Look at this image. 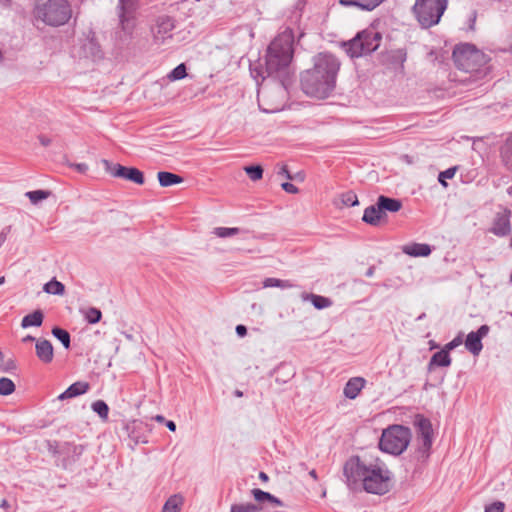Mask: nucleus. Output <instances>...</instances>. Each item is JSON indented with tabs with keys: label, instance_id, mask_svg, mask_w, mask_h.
<instances>
[{
	"label": "nucleus",
	"instance_id": "nucleus-63",
	"mask_svg": "<svg viewBox=\"0 0 512 512\" xmlns=\"http://www.w3.org/2000/svg\"><path fill=\"white\" fill-rule=\"evenodd\" d=\"M5 283V277L4 276H1L0 277V285L4 284Z\"/></svg>",
	"mask_w": 512,
	"mask_h": 512
},
{
	"label": "nucleus",
	"instance_id": "nucleus-41",
	"mask_svg": "<svg viewBox=\"0 0 512 512\" xmlns=\"http://www.w3.org/2000/svg\"><path fill=\"white\" fill-rule=\"evenodd\" d=\"M251 493L258 503H263L271 499V494L269 492H265L259 488L252 489Z\"/></svg>",
	"mask_w": 512,
	"mask_h": 512
},
{
	"label": "nucleus",
	"instance_id": "nucleus-28",
	"mask_svg": "<svg viewBox=\"0 0 512 512\" xmlns=\"http://www.w3.org/2000/svg\"><path fill=\"white\" fill-rule=\"evenodd\" d=\"M43 290L48 294L63 295L65 292V286L53 278L43 286Z\"/></svg>",
	"mask_w": 512,
	"mask_h": 512
},
{
	"label": "nucleus",
	"instance_id": "nucleus-17",
	"mask_svg": "<svg viewBox=\"0 0 512 512\" xmlns=\"http://www.w3.org/2000/svg\"><path fill=\"white\" fill-rule=\"evenodd\" d=\"M366 380L362 377H353L346 383L343 393L348 399H355L365 387Z\"/></svg>",
	"mask_w": 512,
	"mask_h": 512
},
{
	"label": "nucleus",
	"instance_id": "nucleus-9",
	"mask_svg": "<svg viewBox=\"0 0 512 512\" xmlns=\"http://www.w3.org/2000/svg\"><path fill=\"white\" fill-rule=\"evenodd\" d=\"M415 425L418 431V441L420 442L416 457L418 460L425 461L429 457L432 446V425L427 418L420 415L416 417Z\"/></svg>",
	"mask_w": 512,
	"mask_h": 512
},
{
	"label": "nucleus",
	"instance_id": "nucleus-31",
	"mask_svg": "<svg viewBox=\"0 0 512 512\" xmlns=\"http://www.w3.org/2000/svg\"><path fill=\"white\" fill-rule=\"evenodd\" d=\"M295 285L291 283L289 280H281L277 278H266L263 281V287L264 288H270V287H278L282 289H288L293 288Z\"/></svg>",
	"mask_w": 512,
	"mask_h": 512
},
{
	"label": "nucleus",
	"instance_id": "nucleus-2",
	"mask_svg": "<svg viewBox=\"0 0 512 512\" xmlns=\"http://www.w3.org/2000/svg\"><path fill=\"white\" fill-rule=\"evenodd\" d=\"M338 58L328 52L318 53L313 57V67L301 74L303 92L320 99L328 97L336 86L340 69Z\"/></svg>",
	"mask_w": 512,
	"mask_h": 512
},
{
	"label": "nucleus",
	"instance_id": "nucleus-57",
	"mask_svg": "<svg viewBox=\"0 0 512 512\" xmlns=\"http://www.w3.org/2000/svg\"><path fill=\"white\" fill-rule=\"evenodd\" d=\"M22 341H23L24 343L32 342V341H35V338H34L33 336H31V335H27V336H25V337L22 339Z\"/></svg>",
	"mask_w": 512,
	"mask_h": 512
},
{
	"label": "nucleus",
	"instance_id": "nucleus-19",
	"mask_svg": "<svg viewBox=\"0 0 512 512\" xmlns=\"http://www.w3.org/2000/svg\"><path fill=\"white\" fill-rule=\"evenodd\" d=\"M402 251L412 257H427L431 254V247L425 243H411L404 245Z\"/></svg>",
	"mask_w": 512,
	"mask_h": 512
},
{
	"label": "nucleus",
	"instance_id": "nucleus-1",
	"mask_svg": "<svg viewBox=\"0 0 512 512\" xmlns=\"http://www.w3.org/2000/svg\"><path fill=\"white\" fill-rule=\"evenodd\" d=\"M343 476L350 489L362 486L370 494L384 495L394 485V475L380 459L366 460L351 456L343 466Z\"/></svg>",
	"mask_w": 512,
	"mask_h": 512
},
{
	"label": "nucleus",
	"instance_id": "nucleus-11",
	"mask_svg": "<svg viewBox=\"0 0 512 512\" xmlns=\"http://www.w3.org/2000/svg\"><path fill=\"white\" fill-rule=\"evenodd\" d=\"M105 170L113 177L123 178L142 185L144 183L143 173L134 167H125L118 163L114 164L108 160H103Z\"/></svg>",
	"mask_w": 512,
	"mask_h": 512
},
{
	"label": "nucleus",
	"instance_id": "nucleus-60",
	"mask_svg": "<svg viewBox=\"0 0 512 512\" xmlns=\"http://www.w3.org/2000/svg\"><path fill=\"white\" fill-rule=\"evenodd\" d=\"M503 51H509L512 54V38L508 48L503 49Z\"/></svg>",
	"mask_w": 512,
	"mask_h": 512
},
{
	"label": "nucleus",
	"instance_id": "nucleus-14",
	"mask_svg": "<svg viewBox=\"0 0 512 512\" xmlns=\"http://www.w3.org/2000/svg\"><path fill=\"white\" fill-rule=\"evenodd\" d=\"M174 20L169 16H161L157 19L153 28L154 39L157 42H163L167 38H171V32L174 29Z\"/></svg>",
	"mask_w": 512,
	"mask_h": 512
},
{
	"label": "nucleus",
	"instance_id": "nucleus-50",
	"mask_svg": "<svg viewBox=\"0 0 512 512\" xmlns=\"http://www.w3.org/2000/svg\"><path fill=\"white\" fill-rule=\"evenodd\" d=\"M38 140H39L40 144L44 147L49 146L52 142L51 139L45 135H39Z\"/></svg>",
	"mask_w": 512,
	"mask_h": 512
},
{
	"label": "nucleus",
	"instance_id": "nucleus-23",
	"mask_svg": "<svg viewBox=\"0 0 512 512\" xmlns=\"http://www.w3.org/2000/svg\"><path fill=\"white\" fill-rule=\"evenodd\" d=\"M377 203L379 204L381 210L385 213L386 211L397 212L402 208V202L400 200L384 195H380L378 197Z\"/></svg>",
	"mask_w": 512,
	"mask_h": 512
},
{
	"label": "nucleus",
	"instance_id": "nucleus-18",
	"mask_svg": "<svg viewBox=\"0 0 512 512\" xmlns=\"http://www.w3.org/2000/svg\"><path fill=\"white\" fill-rule=\"evenodd\" d=\"M90 388L88 382L78 381L70 385L63 393L58 396L59 400L74 398L85 394Z\"/></svg>",
	"mask_w": 512,
	"mask_h": 512
},
{
	"label": "nucleus",
	"instance_id": "nucleus-56",
	"mask_svg": "<svg viewBox=\"0 0 512 512\" xmlns=\"http://www.w3.org/2000/svg\"><path fill=\"white\" fill-rule=\"evenodd\" d=\"M154 419H155V421H157V422H159V423H165V422H166L165 417H164V416H162V415H156V416L154 417Z\"/></svg>",
	"mask_w": 512,
	"mask_h": 512
},
{
	"label": "nucleus",
	"instance_id": "nucleus-36",
	"mask_svg": "<svg viewBox=\"0 0 512 512\" xmlns=\"http://www.w3.org/2000/svg\"><path fill=\"white\" fill-rule=\"evenodd\" d=\"M14 391L15 384L11 379L7 377L0 378V395L8 396L12 394Z\"/></svg>",
	"mask_w": 512,
	"mask_h": 512
},
{
	"label": "nucleus",
	"instance_id": "nucleus-46",
	"mask_svg": "<svg viewBox=\"0 0 512 512\" xmlns=\"http://www.w3.org/2000/svg\"><path fill=\"white\" fill-rule=\"evenodd\" d=\"M406 56H407L406 51L403 49H399V50L395 51L393 54V58L396 60H399L401 63L405 62Z\"/></svg>",
	"mask_w": 512,
	"mask_h": 512
},
{
	"label": "nucleus",
	"instance_id": "nucleus-45",
	"mask_svg": "<svg viewBox=\"0 0 512 512\" xmlns=\"http://www.w3.org/2000/svg\"><path fill=\"white\" fill-rule=\"evenodd\" d=\"M281 187L284 191L291 193V194H296L299 191V189L294 184H292L290 182L282 183Z\"/></svg>",
	"mask_w": 512,
	"mask_h": 512
},
{
	"label": "nucleus",
	"instance_id": "nucleus-24",
	"mask_svg": "<svg viewBox=\"0 0 512 512\" xmlns=\"http://www.w3.org/2000/svg\"><path fill=\"white\" fill-rule=\"evenodd\" d=\"M43 320H44L43 312L40 309H37L22 318L21 327L22 328H28L31 326L39 327L42 325Z\"/></svg>",
	"mask_w": 512,
	"mask_h": 512
},
{
	"label": "nucleus",
	"instance_id": "nucleus-51",
	"mask_svg": "<svg viewBox=\"0 0 512 512\" xmlns=\"http://www.w3.org/2000/svg\"><path fill=\"white\" fill-rule=\"evenodd\" d=\"M268 502L272 503L275 506H283L284 505L282 500H280L279 498L275 497L272 494H271V499H269Z\"/></svg>",
	"mask_w": 512,
	"mask_h": 512
},
{
	"label": "nucleus",
	"instance_id": "nucleus-26",
	"mask_svg": "<svg viewBox=\"0 0 512 512\" xmlns=\"http://www.w3.org/2000/svg\"><path fill=\"white\" fill-rule=\"evenodd\" d=\"M182 505L183 497L179 494H174L167 499L162 512H180Z\"/></svg>",
	"mask_w": 512,
	"mask_h": 512
},
{
	"label": "nucleus",
	"instance_id": "nucleus-39",
	"mask_svg": "<svg viewBox=\"0 0 512 512\" xmlns=\"http://www.w3.org/2000/svg\"><path fill=\"white\" fill-rule=\"evenodd\" d=\"M341 202L344 206H356L359 204L357 195L353 191H347L341 195Z\"/></svg>",
	"mask_w": 512,
	"mask_h": 512
},
{
	"label": "nucleus",
	"instance_id": "nucleus-62",
	"mask_svg": "<svg viewBox=\"0 0 512 512\" xmlns=\"http://www.w3.org/2000/svg\"><path fill=\"white\" fill-rule=\"evenodd\" d=\"M0 507H3V508L8 507V502H7V500L3 499V500L1 501Z\"/></svg>",
	"mask_w": 512,
	"mask_h": 512
},
{
	"label": "nucleus",
	"instance_id": "nucleus-43",
	"mask_svg": "<svg viewBox=\"0 0 512 512\" xmlns=\"http://www.w3.org/2000/svg\"><path fill=\"white\" fill-rule=\"evenodd\" d=\"M463 342V339H462V335L459 334L458 336H456L452 341H450L449 343H447L445 346H444V349L447 350V352L449 353L451 350L455 349L456 347H458L459 345H461Z\"/></svg>",
	"mask_w": 512,
	"mask_h": 512
},
{
	"label": "nucleus",
	"instance_id": "nucleus-32",
	"mask_svg": "<svg viewBox=\"0 0 512 512\" xmlns=\"http://www.w3.org/2000/svg\"><path fill=\"white\" fill-rule=\"evenodd\" d=\"M52 335L57 338L66 349L70 348L71 337L68 331L60 327H54L52 329Z\"/></svg>",
	"mask_w": 512,
	"mask_h": 512
},
{
	"label": "nucleus",
	"instance_id": "nucleus-49",
	"mask_svg": "<svg viewBox=\"0 0 512 512\" xmlns=\"http://www.w3.org/2000/svg\"><path fill=\"white\" fill-rule=\"evenodd\" d=\"M235 330L239 337H244L247 334V328L242 324L237 325Z\"/></svg>",
	"mask_w": 512,
	"mask_h": 512
},
{
	"label": "nucleus",
	"instance_id": "nucleus-55",
	"mask_svg": "<svg viewBox=\"0 0 512 512\" xmlns=\"http://www.w3.org/2000/svg\"><path fill=\"white\" fill-rule=\"evenodd\" d=\"M73 453L77 454V455H80L83 451V447L82 446H76L74 445L73 447Z\"/></svg>",
	"mask_w": 512,
	"mask_h": 512
},
{
	"label": "nucleus",
	"instance_id": "nucleus-37",
	"mask_svg": "<svg viewBox=\"0 0 512 512\" xmlns=\"http://www.w3.org/2000/svg\"><path fill=\"white\" fill-rule=\"evenodd\" d=\"M244 170L252 181L260 180L263 177V168L260 165L246 166Z\"/></svg>",
	"mask_w": 512,
	"mask_h": 512
},
{
	"label": "nucleus",
	"instance_id": "nucleus-30",
	"mask_svg": "<svg viewBox=\"0 0 512 512\" xmlns=\"http://www.w3.org/2000/svg\"><path fill=\"white\" fill-rule=\"evenodd\" d=\"M262 507L251 502L231 505L230 512H260Z\"/></svg>",
	"mask_w": 512,
	"mask_h": 512
},
{
	"label": "nucleus",
	"instance_id": "nucleus-29",
	"mask_svg": "<svg viewBox=\"0 0 512 512\" xmlns=\"http://www.w3.org/2000/svg\"><path fill=\"white\" fill-rule=\"evenodd\" d=\"M501 158L505 166L512 164V134L501 148Z\"/></svg>",
	"mask_w": 512,
	"mask_h": 512
},
{
	"label": "nucleus",
	"instance_id": "nucleus-47",
	"mask_svg": "<svg viewBox=\"0 0 512 512\" xmlns=\"http://www.w3.org/2000/svg\"><path fill=\"white\" fill-rule=\"evenodd\" d=\"M11 232V226H6L0 232V247L4 244L7 239L8 234Z\"/></svg>",
	"mask_w": 512,
	"mask_h": 512
},
{
	"label": "nucleus",
	"instance_id": "nucleus-16",
	"mask_svg": "<svg viewBox=\"0 0 512 512\" xmlns=\"http://www.w3.org/2000/svg\"><path fill=\"white\" fill-rule=\"evenodd\" d=\"M36 355L38 359L45 363H51L54 357V349L50 341L46 339H39L35 345Z\"/></svg>",
	"mask_w": 512,
	"mask_h": 512
},
{
	"label": "nucleus",
	"instance_id": "nucleus-54",
	"mask_svg": "<svg viewBox=\"0 0 512 512\" xmlns=\"http://www.w3.org/2000/svg\"><path fill=\"white\" fill-rule=\"evenodd\" d=\"M374 272H375V267L374 266H371L367 269L365 275L367 277H372L374 275Z\"/></svg>",
	"mask_w": 512,
	"mask_h": 512
},
{
	"label": "nucleus",
	"instance_id": "nucleus-33",
	"mask_svg": "<svg viewBox=\"0 0 512 512\" xmlns=\"http://www.w3.org/2000/svg\"><path fill=\"white\" fill-rule=\"evenodd\" d=\"M92 410L99 415L102 420L108 419L109 407L103 400H97L91 405Z\"/></svg>",
	"mask_w": 512,
	"mask_h": 512
},
{
	"label": "nucleus",
	"instance_id": "nucleus-34",
	"mask_svg": "<svg viewBox=\"0 0 512 512\" xmlns=\"http://www.w3.org/2000/svg\"><path fill=\"white\" fill-rule=\"evenodd\" d=\"M50 195L51 192L46 190L28 191L26 193V196L32 204H38L40 201L47 199Z\"/></svg>",
	"mask_w": 512,
	"mask_h": 512
},
{
	"label": "nucleus",
	"instance_id": "nucleus-12",
	"mask_svg": "<svg viewBox=\"0 0 512 512\" xmlns=\"http://www.w3.org/2000/svg\"><path fill=\"white\" fill-rule=\"evenodd\" d=\"M490 327L486 324L477 331L470 332L465 340V348L474 356H478L483 349L482 339L488 335Z\"/></svg>",
	"mask_w": 512,
	"mask_h": 512
},
{
	"label": "nucleus",
	"instance_id": "nucleus-38",
	"mask_svg": "<svg viewBox=\"0 0 512 512\" xmlns=\"http://www.w3.org/2000/svg\"><path fill=\"white\" fill-rule=\"evenodd\" d=\"M240 232V229L237 227L228 228V227H216L213 230V233L220 238H226L230 236L237 235Z\"/></svg>",
	"mask_w": 512,
	"mask_h": 512
},
{
	"label": "nucleus",
	"instance_id": "nucleus-21",
	"mask_svg": "<svg viewBox=\"0 0 512 512\" xmlns=\"http://www.w3.org/2000/svg\"><path fill=\"white\" fill-rule=\"evenodd\" d=\"M301 298L303 301H310L313 306L319 310L328 308L332 305V301L329 298L313 293L303 292L301 294Z\"/></svg>",
	"mask_w": 512,
	"mask_h": 512
},
{
	"label": "nucleus",
	"instance_id": "nucleus-25",
	"mask_svg": "<svg viewBox=\"0 0 512 512\" xmlns=\"http://www.w3.org/2000/svg\"><path fill=\"white\" fill-rule=\"evenodd\" d=\"M157 178L162 187H169L183 182L181 176L167 171L158 172Z\"/></svg>",
	"mask_w": 512,
	"mask_h": 512
},
{
	"label": "nucleus",
	"instance_id": "nucleus-61",
	"mask_svg": "<svg viewBox=\"0 0 512 512\" xmlns=\"http://www.w3.org/2000/svg\"><path fill=\"white\" fill-rule=\"evenodd\" d=\"M234 395H235L236 397H242V396H243V392H242V391H240V390H235Z\"/></svg>",
	"mask_w": 512,
	"mask_h": 512
},
{
	"label": "nucleus",
	"instance_id": "nucleus-52",
	"mask_svg": "<svg viewBox=\"0 0 512 512\" xmlns=\"http://www.w3.org/2000/svg\"><path fill=\"white\" fill-rule=\"evenodd\" d=\"M279 174L284 175L286 178H288L290 180L293 179V177L291 176V174H290V172H289V170L287 169L286 166H283L281 168V170L279 171Z\"/></svg>",
	"mask_w": 512,
	"mask_h": 512
},
{
	"label": "nucleus",
	"instance_id": "nucleus-13",
	"mask_svg": "<svg viewBox=\"0 0 512 512\" xmlns=\"http://www.w3.org/2000/svg\"><path fill=\"white\" fill-rule=\"evenodd\" d=\"M511 211L509 209H503L496 213L490 232L498 237H505L511 232L510 224Z\"/></svg>",
	"mask_w": 512,
	"mask_h": 512
},
{
	"label": "nucleus",
	"instance_id": "nucleus-10",
	"mask_svg": "<svg viewBox=\"0 0 512 512\" xmlns=\"http://www.w3.org/2000/svg\"><path fill=\"white\" fill-rule=\"evenodd\" d=\"M137 8V0H119L118 2L117 15L121 29L125 34L130 35L135 27Z\"/></svg>",
	"mask_w": 512,
	"mask_h": 512
},
{
	"label": "nucleus",
	"instance_id": "nucleus-40",
	"mask_svg": "<svg viewBox=\"0 0 512 512\" xmlns=\"http://www.w3.org/2000/svg\"><path fill=\"white\" fill-rule=\"evenodd\" d=\"M456 171L457 167L454 166L446 169L445 171L440 172L438 176L439 183L442 186L447 187L448 184L446 183L445 179H452L455 176Z\"/></svg>",
	"mask_w": 512,
	"mask_h": 512
},
{
	"label": "nucleus",
	"instance_id": "nucleus-6",
	"mask_svg": "<svg viewBox=\"0 0 512 512\" xmlns=\"http://www.w3.org/2000/svg\"><path fill=\"white\" fill-rule=\"evenodd\" d=\"M71 16L72 9L67 0H48L35 9V17L50 26L64 25Z\"/></svg>",
	"mask_w": 512,
	"mask_h": 512
},
{
	"label": "nucleus",
	"instance_id": "nucleus-7",
	"mask_svg": "<svg viewBox=\"0 0 512 512\" xmlns=\"http://www.w3.org/2000/svg\"><path fill=\"white\" fill-rule=\"evenodd\" d=\"M411 440V431L402 425H392L385 429L379 441L382 451L399 455L408 447Z\"/></svg>",
	"mask_w": 512,
	"mask_h": 512
},
{
	"label": "nucleus",
	"instance_id": "nucleus-64",
	"mask_svg": "<svg viewBox=\"0 0 512 512\" xmlns=\"http://www.w3.org/2000/svg\"><path fill=\"white\" fill-rule=\"evenodd\" d=\"M509 170L512 171V164L510 166H506Z\"/></svg>",
	"mask_w": 512,
	"mask_h": 512
},
{
	"label": "nucleus",
	"instance_id": "nucleus-8",
	"mask_svg": "<svg viewBox=\"0 0 512 512\" xmlns=\"http://www.w3.org/2000/svg\"><path fill=\"white\" fill-rule=\"evenodd\" d=\"M381 36L374 30H363L353 39L345 43L346 52L352 58L360 57L375 51L380 44Z\"/></svg>",
	"mask_w": 512,
	"mask_h": 512
},
{
	"label": "nucleus",
	"instance_id": "nucleus-3",
	"mask_svg": "<svg viewBox=\"0 0 512 512\" xmlns=\"http://www.w3.org/2000/svg\"><path fill=\"white\" fill-rule=\"evenodd\" d=\"M293 58V38L290 34L283 33L277 36L268 46L265 68L259 65L252 67L251 74L258 81L273 76L280 79L284 86L289 76V65Z\"/></svg>",
	"mask_w": 512,
	"mask_h": 512
},
{
	"label": "nucleus",
	"instance_id": "nucleus-20",
	"mask_svg": "<svg viewBox=\"0 0 512 512\" xmlns=\"http://www.w3.org/2000/svg\"><path fill=\"white\" fill-rule=\"evenodd\" d=\"M452 359L450 354L444 348L434 353L429 361L428 369L431 371L433 367H448L451 365Z\"/></svg>",
	"mask_w": 512,
	"mask_h": 512
},
{
	"label": "nucleus",
	"instance_id": "nucleus-22",
	"mask_svg": "<svg viewBox=\"0 0 512 512\" xmlns=\"http://www.w3.org/2000/svg\"><path fill=\"white\" fill-rule=\"evenodd\" d=\"M384 1L385 0H339V3L345 7L356 6L363 10L371 11Z\"/></svg>",
	"mask_w": 512,
	"mask_h": 512
},
{
	"label": "nucleus",
	"instance_id": "nucleus-48",
	"mask_svg": "<svg viewBox=\"0 0 512 512\" xmlns=\"http://www.w3.org/2000/svg\"><path fill=\"white\" fill-rule=\"evenodd\" d=\"M70 166L77 170L79 173H85L88 170V165L85 163H76L71 164Z\"/></svg>",
	"mask_w": 512,
	"mask_h": 512
},
{
	"label": "nucleus",
	"instance_id": "nucleus-53",
	"mask_svg": "<svg viewBox=\"0 0 512 512\" xmlns=\"http://www.w3.org/2000/svg\"><path fill=\"white\" fill-rule=\"evenodd\" d=\"M165 425H166V427H167L170 431H172V432H175V431H176V424H175V422H174V421H172V420H168V421H166V422H165Z\"/></svg>",
	"mask_w": 512,
	"mask_h": 512
},
{
	"label": "nucleus",
	"instance_id": "nucleus-58",
	"mask_svg": "<svg viewBox=\"0 0 512 512\" xmlns=\"http://www.w3.org/2000/svg\"><path fill=\"white\" fill-rule=\"evenodd\" d=\"M259 478H260L262 481H264V482L268 481V479H269V478H268V475H267L265 472H260V473H259Z\"/></svg>",
	"mask_w": 512,
	"mask_h": 512
},
{
	"label": "nucleus",
	"instance_id": "nucleus-15",
	"mask_svg": "<svg viewBox=\"0 0 512 512\" xmlns=\"http://www.w3.org/2000/svg\"><path fill=\"white\" fill-rule=\"evenodd\" d=\"M386 218V213L383 212L376 202V204L367 207L364 210L362 220L372 226H378L383 219Z\"/></svg>",
	"mask_w": 512,
	"mask_h": 512
},
{
	"label": "nucleus",
	"instance_id": "nucleus-4",
	"mask_svg": "<svg viewBox=\"0 0 512 512\" xmlns=\"http://www.w3.org/2000/svg\"><path fill=\"white\" fill-rule=\"evenodd\" d=\"M452 58L458 69L468 73L480 72L490 60L481 50L468 43L456 46Z\"/></svg>",
	"mask_w": 512,
	"mask_h": 512
},
{
	"label": "nucleus",
	"instance_id": "nucleus-44",
	"mask_svg": "<svg viewBox=\"0 0 512 512\" xmlns=\"http://www.w3.org/2000/svg\"><path fill=\"white\" fill-rule=\"evenodd\" d=\"M477 19V11L472 10L469 17H468V30L469 31H475V24Z\"/></svg>",
	"mask_w": 512,
	"mask_h": 512
},
{
	"label": "nucleus",
	"instance_id": "nucleus-5",
	"mask_svg": "<svg viewBox=\"0 0 512 512\" xmlns=\"http://www.w3.org/2000/svg\"><path fill=\"white\" fill-rule=\"evenodd\" d=\"M448 7V0H415L412 13L423 29L437 25Z\"/></svg>",
	"mask_w": 512,
	"mask_h": 512
},
{
	"label": "nucleus",
	"instance_id": "nucleus-59",
	"mask_svg": "<svg viewBox=\"0 0 512 512\" xmlns=\"http://www.w3.org/2000/svg\"><path fill=\"white\" fill-rule=\"evenodd\" d=\"M309 475L316 481L318 480V476H317V473H316V470L312 469L310 472H309Z\"/></svg>",
	"mask_w": 512,
	"mask_h": 512
},
{
	"label": "nucleus",
	"instance_id": "nucleus-42",
	"mask_svg": "<svg viewBox=\"0 0 512 512\" xmlns=\"http://www.w3.org/2000/svg\"><path fill=\"white\" fill-rule=\"evenodd\" d=\"M505 504L501 501L493 502L485 506L484 512H504Z\"/></svg>",
	"mask_w": 512,
	"mask_h": 512
},
{
	"label": "nucleus",
	"instance_id": "nucleus-27",
	"mask_svg": "<svg viewBox=\"0 0 512 512\" xmlns=\"http://www.w3.org/2000/svg\"><path fill=\"white\" fill-rule=\"evenodd\" d=\"M80 312L89 324H96L102 318V312L95 307L81 308Z\"/></svg>",
	"mask_w": 512,
	"mask_h": 512
},
{
	"label": "nucleus",
	"instance_id": "nucleus-35",
	"mask_svg": "<svg viewBox=\"0 0 512 512\" xmlns=\"http://www.w3.org/2000/svg\"><path fill=\"white\" fill-rule=\"evenodd\" d=\"M187 76V68L184 63L176 66L169 74L168 79L170 81H177L185 78Z\"/></svg>",
	"mask_w": 512,
	"mask_h": 512
}]
</instances>
